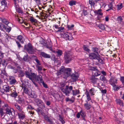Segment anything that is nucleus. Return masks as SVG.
<instances>
[{
    "instance_id": "nucleus-1",
    "label": "nucleus",
    "mask_w": 124,
    "mask_h": 124,
    "mask_svg": "<svg viewBox=\"0 0 124 124\" xmlns=\"http://www.w3.org/2000/svg\"><path fill=\"white\" fill-rule=\"evenodd\" d=\"M4 110H5L6 114L9 115L12 114V111L8 105L0 99V114L1 116H2L4 114L3 111Z\"/></svg>"
},
{
    "instance_id": "nucleus-2",
    "label": "nucleus",
    "mask_w": 124,
    "mask_h": 124,
    "mask_svg": "<svg viewBox=\"0 0 124 124\" xmlns=\"http://www.w3.org/2000/svg\"><path fill=\"white\" fill-rule=\"evenodd\" d=\"M25 75L26 77L28 78L31 80H35L36 82L38 81L39 84H41L42 81H43L42 76L41 75L37 76L34 73H29L26 71Z\"/></svg>"
},
{
    "instance_id": "nucleus-3",
    "label": "nucleus",
    "mask_w": 124,
    "mask_h": 124,
    "mask_svg": "<svg viewBox=\"0 0 124 124\" xmlns=\"http://www.w3.org/2000/svg\"><path fill=\"white\" fill-rule=\"evenodd\" d=\"M59 72L57 73L58 75L62 74V76L64 78H67L72 73L71 69L70 68H65L64 66H62L59 69Z\"/></svg>"
},
{
    "instance_id": "nucleus-4",
    "label": "nucleus",
    "mask_w": 124,
    "mask_h": 124,
    "mask_svg": "<svg viewBox=\"0 0 124 124\" xmlns=\"http://www.w3.org/2000/svg\"><path fill=\"white\" fill-rule=\"evenodd\" d=\"M24 49L29 54H32L34 53V50L33 48L32 45L30 43H29L25 45Z\"/></svg>"
},
{
    "instance_id": "nucleus-5",
    "label": "nucleus",
    "mask_w": 124,
    "mask_h": 124,
    "mask_svg": "<svg viewBox=\"0 0 124 124\" xmlns=\"http://www.w3.org/2000/svg\"><path fill=\"white\" fill-rule=\"evenodd\" d=\"M73 87L71 86H69L68 85L65 86V87L61 89V91L66 96H69L71 91H72Z\"/></svg>"
},
{
    "instance_id": "nucleus-6",
    "label": "nucleus",
    "mask_w": 124,
    "mask_h": 124,
    "mask_svg": "<svg viewBox=\"0 0 124 124\" xmlns=\"http://www.w3.org/2000/svg\"><path fill=\"white\" fill-rule=\"evenodd\" d=\"M64 58L65 62L67 64L69 63L71 60V57L69 53L66 52L64 53Z\"/></svg>"
},
{
    "instance_id": "nucleus-7",
    "label": "nucleus",
    "mask_w": 124,
    "mask_h": 124,
    "mask_svg": "<svg viewBox=\"0 0 124 124\" xmlns=\"http://www.w3.org/2000/svg\"><path fill=\"white\" fill-rule=\"evenodd\" d=\"M117 79L114 76H111L109 81V84L113 86L115 85V84L117 83Z\"/></svg>"
},
{
    "instance_id": "nucleus-8",
    "label": "nucleus",
    "mask_w": 124,
    "mask_h": 124,
    "mask_svg": "<svg viewBox=\"0 0 124 124\" xmlns=\"http://www.w3.org/2000/svg\"><path fill=\"white\" fill-rule=\"evenodd\" d=\"M10 89L11 92L10 95L12 97L16 98L18 95V94L16 92L15 87L12 85L11 86Z\"/></svg>"
},
{
    "instance_id": "nucleus-9",
    "label": "nucleus",
    "mask_w": 124,
    "mask_h": 124,
    "mask_svg": "<svg viewBox=\"0 0 124 124\" xmlns=\"http://www.w3.org/2000/svg\"><path fill=\"white\" fill-rule=\"evenodd\" d=\"M5 37L2 38L1 39H0V40L3 42L7 43L11 39V37L9 36L8 34L7 33H5L4 34Z\"/></svg>"
},
{
    "instance_id": "nucleus-10",
    "label": "nucleus",
    "mask_w": 124,
    "mask_h": 124,
    "mask_svg": "<svg viewBox=\"0 0 124 124\" xmlns=\"http://www.w3.org/2000/svg\"><path fill=\"white\" fill-rule=\"evenodd\" d=\"M17 115H18L19 118L23 120L25 118V114L23 111H22L19 112H17Z\"/></svg>"
},
{
    "instance_id": "nucleus-11",
    "label": "nucleus",
    "mask_w": 124,
    "mask_h": 124,
    "mask_svg": "<svg viewBox=\"0 0 124 124\" xmlns=\"http://www.w3.org/2000/svg\"><path fill=\"white\" fill-rule=\"evenodd\" d=\"M71 77V79L72 80V81L73 82H75L78 79L79 75L77 73H75L74 74H71L70 75Z\"/></svg>"
},
{
    "instance_id": "nucleus-12",
    "label": "nucleus",
    "mask_w": 124,
    "mask_h": 124,
    "mask_svg": "<svg viewBox=\"0 0 124 124\" xmlns=\"http://www.w3.org/2000/svg\"><path fill=\"white\" fill-rule=\"evenodd\" d=\"M94 62L97 64H99V63H103V60L101 58L99 54L94 60Z\"/></svg>"
},
{
    "instance_id": "nucleus-13",
    "label": "nucleus",
    "mask_w": 124,
    "mask_h": 124,
    "mask_svg": "<svg viewBox=\"0 0 124 124\" xmlns=\"http://www.w3.org/2000/svg\"><path fill=\"white\" fill-rule=\"evenodd\" d=\"M10 84L11 85L15 84L16 82L15 78L13 76H10L8 77Z\"/></svg>"
},
{
    "instance_id": "nucleus-14",
    "label": "nucleus",
    "mask_w": 124,
    "mask_h": 124,
    "mask_svg": "<svg viewBox=\"0 0 124 124\" xmlns=\"http://www.w3.org/2000/svg\"><path fill=\"white\" fill-rule=\"evenodd\" d=\"M60 34L62 37L66 39L67 37L69 36V33L66 32L61 31Z\"/></svg>"
},
{
    "instance_id": "nucleus-15",
    "label": "nucleus",
    "mask_w": 124,
    "mask_h": 124,
    "mask_svg": "<svg viewBox=\"0 0 124 124\" xmlns=\"http://www.w3.org/2000/svg\"><path fill=\"white\" fill-rule=\"evenodd\" d=\"M98 55L99 54H96L94 53H91L89 54V56L90 59L94 60Z\"/></svg>"
},
{
    "instance_id": "nucleus-16",
    "label": "nucleus",
    "mask_w": 124,
    "mask_h": 124,
    "mask_svg": "<svg viewBox=\"0 0 124 124\" xmlns=\"http://www.w3.org/2000/svg\"><path fill=\"white\" fill-rule=\"evenodd\" d=\"M98 80V78H95L94 76H92L90 78L91 81L94 84L97 83Z\"/></svg>"
},
{
    "instance_id": "nucleus-17",
    "label": "nucleus",
    "mask_w": 124,
    "mask_h": 124,
    "mask_svg": "<svg viewBox=\"0 0 124 124\" xmlns=\"http://www.w3.org/2000/svg\"><path fill=\"white\" fill-rule=\"evenodd\" d=\"M40 55L43 57L46 58H50L51 57L50 55L47 54L44 52H41L40 53Z\"/></svg>"
},
{
    "instance_id": "nucleus-18",
    "label": "nucleus",
    "mask_w": 124,
    "mask_h": 124,
    "mask_svg": "<svg viewBox=\"0 0 124 124\" xmlns=\"http://www.w3.org/2000/svg\"><path fill=\"white\" fill-rule=\"evenodd\" d=\"M3 88L4 91L6 92H9L10 91V88L9 86L7 85H5L3 86Z\"/></svg>"
},
{
    "instance_id": "nucleus-19",
    "label": "nucleus",
    "mask_w": 124,
    "mask_h": 124,
    "mask_svg": "<svg viewBox=\"0 0 124 124\" xmlns=\"http://www.w3.org/2000/svg\"><path fill=\"white\" fill-rule=\"evenodd\" d=\"M14 106L16 109L19 112H20L23 111V108H22L18 104H15L14 105Z\"/></svg>"
},
{
    "instance_id": "nucleus-20",
    "label": "nucleus",
    "mask_w": 124,
    "mask_h": 124,
    "mask_svg": "<svg viewBox=\"0 0 124 124\" xmlns=\"http://www.w3.org/2000/svg\"><path fill=\"white\" fill-rule=\"evenodd\" d=\"M17 39L22 44L23 43L25 40L23 37L21 35L18 36L17 37Z\"/></svg>"
},
{
    "instance_id": "nucleus-21",
    "label": "nucleus",
    "mask_w": 124,
    "mask_h": 124,
    "mask_svg": "<svg viewBox=\"0 0 124 124\" xmlns=\"http://www.w3.org/2000/svg\"><path fill=\"white\" fill-rule=\"evenodd\" d=\"M53 52L54 53L56 54L58 56H61L62 53V50H58L56 51H54Z\"/></svg>"
},
{
    "instance_id": "nucleus-22",
    "label": "nucleus",
    "mask_w": 124,
    "mask_h": 124,
    "mask_svg": "<svg viewBox=\"0 0 124 124\" xmlns=\"http://www.w3.org/2000/svg\"><path fill=\"white\" fill-rule=\"evenodd\" d=\"M28 94L32 98H34L35 97V94L34 92L32 90L29 91Z\"/></svg>"
},
{
    "instance_id": "nucleus-23",
    "label": "nucleus",
    "mask_w": 124,
    "mask_h": 124,
    "mask_svg": "<svg viewBox=\"0 0 124 124\" xmlns=\"http://www.w3.org/2000/svg\"><path fill=\"white\" fill-rule=\"evenodd\" d=\"M92 51L96 53L97 54H99L98 52H99V51L98 48L96 47H93L92 48Z\"/></svg>"
},
{
    "instance_id": "nucleus-24",
    "label": "nucleus",
    "mask_w": 124,
    "mask_h": 124,
    "mask_svg": "<svg viewBox=\"0 0 124 124\" xmlns=\"http://www.w3.org/2000/svg\"><path fill=\"white\" fill-rule=\"evenodd\" d=\"M101 9H100L98 10H95L94 11V13L98 15L102 16V13L101 12Z\"/></svg>"
},
{
    "instance_id": "nucleus-25",
    "label": "nucleus",
    "mask_w": 124,
    "mask_h": 124,
    "mask_svg": "<svg viewBox=\"0 0 124 124\" xmlns=\"http://www.w3.org/2000/svg\"><path fill=\"white\" fill-rule=\"evenodd\" d=\"M15 8L16 11L19 13H22L23 12L21 8L19 7L18 6H16Z\"/></svg>"
},
{
    "instance_id": "nucleus-26",
    "label": "nucleus",
    "mask_w": 124,
    "mask_h": 124,
    "mask_svg": "<svg viewBox=\"0 0 124 124\" xmlns=\"http://www.w3.org/2000/svg\"><path fill=\"white\" fill-rule=\"evenodd\" d=\"M100 79L103 82H106L107 81V80L106 78L103 75H101L100 77Z\"/></svg>"
},
{
    "instance_id": "nucleus-27",
    "label": "nucleus",
    "mask_w": 124,
    "mask_h": 124,
    "mask_svg": "<svg viewBox=\"0 0 124 124\" xmlns=\"http://www.w3.org/2000/svg\"><path fill=\"white\" fill-rule=\"evenodd\" d=\"M35 101L38 106L43 102L41 100L38 99H36L35 100Z\"/></svg>"
},
{
    "instance_id": "nucleus-28",
    "label": "nucleus",
    "mask_w": 124,
    "mask_h": 124,
    "mask_svg": "<svg viewBox=\"0 0 124 124\" xmlns=\"http://www.w3.org/2000/svg\"><path fill=\"white\" fill-rule=\"evenodd\" d=\"M72 95L74 96L76 95L79 93V91L78 90H72Z\"/></svg>"
},
{
    "instance_id": "nucleus-29",
    "label": "nucleus",
    "mask_w": 124,
    "mask_h": 124,
    "mask_svg": "<svg viewBox=\"0 0 124 124\" xmlns=\"http://www.w3.org/2000/svg\"><path fill=\"white\" fill-rule=\"evenodd\" d=\"M94 76L96 77L98 76L101 74L100 71L97 69V70H96L95 72H93Z\"/></svg>"
},
{
    "instance_id": "nucleus-30",
    "label": "nucleus",
    "mask_w": 124,
    "mask_h": 124,
    "mask_svg": "<svg viewBox=\"0 0 124 124\" xmlns=\"http://www.w3.org/2000/svg\"><path fill=\"white\" fill-rule=\"evenodd\" d=\"M84 106L86 109L88 110L90 109L91 108V105L88 104L87 101H86V103L84 104Z\"/></svg>"
},
{
    "instance_id": "nucleus-31",
    "label": "nucleus",
    "mask_w": 124,
    "mask_h": 124,
    "mask_svg": "<svg viewBox=\"0 0 124 124\" xmlns=\"http://www.w3.org/2000/svg\"><path fill=\"white\" fill-rule=\"evenodd\" d=\"M85 94L86 95L87 99L88 101H89L90 100H91V98L88 92L87 91H86Z\"/></svg>"
},
{
    "instance_id": "nucleus-32",
    "label": "nucleus",
    "mask_w": 124,
    "mask_h": 124,
    "mask_svg": "<svg viewBox=\"0 0 124 124\" xmlns=\"http://www.w3.org/2000/svg\"><path fill=\"white\" fill-rule=\"evenodd\" d=\"M1 20L3 23L6 25H7L9 23V22L7 19L5 18H1Z\"/></svg>"
},
{
    "instance_id": "nucleus-33",
    "label": "nucleus",
    "mask_w": 124,
    "mask_h": 124,
    "mask_svg": "<svg viewBox=\"0 0 124 124\" xmlns=\"http://www.w3.org/2000/svg\"><path fill=\"white\" fill-rule=\"evenodd\" d=\"M34 60L36 62V65H41V63H40V61L37 58V57H35V58L34 59Z\"/></svg>"
},
{
    "instance_id": "nucleus-34",
    "label": "nucleus",
    "mask_w": 124,
    "mask_h": 124,
    "mask_svg": "<svg viewBox=\"0 0 124 124\" xmlns=\"http://www.w3.org/2000/svg\"><path fill=\"white\" fill-rule=\"evenodd\" d=\"M0 3L1 5V7L0 6V7L1 8H2V7L4 8L5 7L6 4V1L5 0L1 1V2Z\"/></svg>"
},
{
    "instance_id": "nucleus-35",
    "label": "nucleus",
    "mask_w": 124,
    "mask_h": 124,
    "mask_svg": "<svg viewBox=\"0 0 124 124\" xmlns=\"http://www.w3.org/2000/svg\"><path fill=\"white\" fill-rule=\"evenodd\" d=\"M117 103L120 106H123V101L120 99L117 100H116Z\"/></svg>"
},
{
    "instance_id": "nucleus-36",
    "label": "nucleus",
    "mask_w": 124,
    "mask_h": 124,
    "mask_svg": "<svg viewBox=\"0 0 124 124\" xmlns=\"http://www.w3.org/2000/svg\"><path fill=\"white\" fill-rule=\"evenodd\" d=\"M83 48L84 50L88 52H89L90 51V50L88 48V46L86 45H83Z\"/></svg>"
},
{
    "instance_id": "nucleus-37",
    "label": "nucleus",
    "mask_w": 124,
    "mask_h": 124,
    "mask_svg": "<svg viewBox=\"0 0 124 124\" xmlns=\"http://www.w3.org/2000/svg\"><path fill=\"white\" fill-rule=\"evenodd\" d=\"M76 2V1L71 0L69 2V4L70 6H72L75 5Z\"/></svg>"
},
{
    "instance_id": "nucleus-38",
    "label": "nucleus",
    "mask_w": 124,
    "mask_h": 124,
    "mask_svg": "<svg viewBox=\"0 0 124 124\" xmlns=\"http://www.w3.org/2000/svg\"><path fill=\"white\" fill-rule=\"evenodd\" d=\"M113 87H114V90L116 91H118L121 88L120 86L118 85H116L115 86Z\"/></svg>"
},
{
    "instance_id": "nucleus-39",
    "label": "nucleus",
    "mask_w": 124,
    "mask_h": 124,
    "mask_svg": "<svg viewBox=\"0 0 124 124\" xmlns=\"http://www.w3.org/2000/svg\"><path fill=\"white\" fill-rule=\"evenodd\" d=\"M23 86H24L23 85ZM23 92L24 93H25L26 94H28L29 91H28V89L26 87L24 86V87L23 88Z\"/></svg>"
},
{
    "instance_id": "nucleus-40",
    "label": "nucleus",
    "mask_w": 124,
    "mask_h": 124,
    "mask_svg": "<svg viewBox=\"0 0 124 124\" xmlns=\"http://www.w3.org/2000/svg\"><path fill=\"white\" fill-rule=\"evenodd\" d=\"M5 28L6 26H5L2 23H0V30L1 31H3V29Z\"/></svg>"
},
{
    "instance_id": "nucleus-41",
    "label": "nucleus",
    "mask_w": 124,
    "mask_h": 124,
    "mask_svg": "<svg viewBox=\"0 0 124 124\" xmlns=\"http://www.w3.org/2000/svg\"><path fill=\"white\" fill-rule=\"evenodd\" d=\"M38 106L41 109H44L45 108V104L43 102L41 104L39 105Z\"/></svg>"
},
{
    "instance_id": "nucleus-42",
    "label": "nucleus",
    "mask_w": 124,
    "mask_h": 124,
    "mask_svg": "<svg viewBox=\"0 0 124 124\" xmlns=\"http://www.w3.org/2000/svg\"><path fill=\"white\" fill-rule=\"evenodd\" d=\"M18 101L19 103L21 104L23 103L24 102V101L23 98L19 97Z\"/></svg>"
},
{
    "instance_id": "nucleus-43",
    "label": "nucleus",
    "mask_w": 124,
    "mask_h": 124,
    "mask_svg": "<svg viewBox=\"0 0 124 124\" xmlns=\"http://www.w3.org/2000/svg\"><path fill=\"white\" fill-rule=\"evenodd\" d=\"M89 91L91 95H93L94 94V88H92Z\"/></svg>"
},
{
    "instance_id": "nucleus-44",
    "label": "nucleus",
    "mask_w": 124,
    "mask_h": 124,
    "mask_svg": "<svg viewBox=\"0 0 124 124\" xmlns=\"http://www.w3.org/2000/svg\"><path fill=\"white\" fill-rule=\"evenodd\" d=\"M40 65H36L37 70L38 71H40L42 70V67Z\"/></svg>"
},
{
    "instance_id": "nucleus-45",
    "label": "nucleus",
    "mask_w": 124,
    "mask_h": 124,
    "mask_svg": "<svg viewBox=\"0 0 124 124\" xmlns=\"http://www.w3.org/2000/svg\"><path fill=\"white\" fill-rule=\"evenodd\" d=\"M30 21L31 22L36 23L37 22V20L36 19L32 17L30 18Z\"/></svg>"
},
{
    "instance_id": "nucleus-46",
    "label": "nucleus",
    "mask_w": 124,
    "mask_h": 124,
    "mask_svg": "<svg viewBox=\"0 0 124 124\" xmlns=\"http://www.w3.org/2000/svg\"><path fill=\"white\" fill-rule=\"evenodd\" d=\"M2 47L0 45V57H2L4 54V53L2 52Z\"/></svg>"
},
{
    "instance_id": "nucleus-47",
    "label": "nucleus",
    "mask_w": 124,
    "mask_h": 124,
    "mask_svg": "<svg viewBox=\"0 0 124 124\" xmlns=\"http://www.w3.org/2000/svg\"><path fill=\"white\" fill-rule=\"evenodd\" d=\"M99 27L101 29L104 30L105 29V27L104 25L103 24H100L99 25Z\"/></svg>"
},
{
    "instance_id": "nucleus-48",
    "label": "nucleus",
    "mask_w": 124,
    "mask_h": 124,
    "mask_svg": "<svg viewBox=\"0 0 124 124\" xmlns=\"http://www.w3.org/2000/svg\"><path fill=\"white\" fill-rule=\"evenodd\" d=\"M28 55H27L26 56H24L23 58V60L25 61H28Z\"/></svg>"
},
{
    "instance_id": "nucleus-49",
    "label": "nucleus",
    "mask_w": 124,
    "mask_h": 124,
    "mask_svg": "<svg viewBox=\"0 0 124 124\" xmlns=\"http://www.w3.org/2000/svg\"><path fill=\"white\" fill-rule=\"evenodd\" d=\"M117 20L119 23H120L123 20V19L122 18V17L121 16H118L117 18Z\"/></svg>"
},
{
    "instance_id": "nucleus-50",
    "label": "nucleus",
    "mask_w": 124,
    "mask_h": 124,
    "mask_svg": "<svg viewBox=\"0 0 124 124\" xmlns=\"http://www.w3.org/2000/svg\"><path fill=\"white\" fill-rule=\"evenodd\" d=\"M117 8L118 10H120L123 7L122 5V3H120L117 5Z\"/></svg>"
},
{
    "instance_id": "nucleus-51",
    "label": "nucleus",
    "mask_w": 124,
    "mask_h": 124,
    "mask_svg": "<svg viewBox=\"0 0 124 124\" xmlns=\"http://www.w3.org/2000/svg\"><path fill=\"white\" fill-rule=\"evenodd\" d=\"M66 85L64 83H61L60 84V87L61 88V89L64 88H63L65 86V87Z\"/></svg>"
},
{
    "instance_id": "nucleus-52",
    "label": "nucleus",
    "mask_w": 124,
    "mask_h": 124,
    "mask_svg": "<svg viewBox=\"0 0 124 124\" xmlns=\"http://www.w3.org/2000/svg\"><path fill=\"white\" fill-rule=\"evenodd\" d=\"M18 73L21 75V76H24V73L22 70H18Z\"/></svg>"
},
{
    "instance_id": "nucleus-53",
    "label": "nucleus",
    "mask_w": 124,
    "mask_h": 124,
    "mask_svg": "<svg viewBox=\"0 0 124 124\" xmlns=\"http://www.w3.org/2000/svg\"><path fill=\"white\" fill-rule=\"evenodd\" d=\"M89 3L91 5L94 6L95 5V3L94 1L92 0H89Z\"/></svg>"
},
{
    "instance_id": "nucleus-54",
    "label": "nucleus",
    "mask_w": 124,
    "mask_h": 124,
    "mask_svg": "<svg viewBox=\"0 0 124 124\" xmlns=\"http://www.w3.org/2000/svg\"><path fill=\"white\" fill-rule=\"evenodd\" d=\"M44 119L46 121H47L49 118L48 116L46 115H45L44 116Z\"/></svg>"
},
{
    "instance_id": "nucleus-55",
    "label": "nucleus",
    "mask_w": 124,
    "mask_h": 124,
    "mask_svg": "<svg viewBox=\"0 0 124 124\" xmlns=\"http://www.w3.org/2000/svg\"><path fill=\"white\" fill-rule=\"evenodd\" d=\"M74 25H68L67 26V27L69 30H70L72 29V28L74 27Z\"/></svg>"
},
{
    "instance_id": "nucleus-56",
    "label": "nucleus",
    "mask_w": 124,
    "mask_h": 124,
    "mask_svg": "<svg viewBox=\"0 0 124 124\" xmlns=\"http://www.w3.org/2000/svg\"><path fill=\"white\" fill-rule=\"evenodd\" d=\"M16 19L17 20V21H18L21 23H22V20H21V19H20V18H19L18 17V16H17L16 17Z\"/></svg>"
},
{
    "instance_id": "nucleus-57",
    "label": "nucleus",
    "mask_w": 124,
    "mask_h": 124,
    "mask_svg": "<svg viewBox=\"0 0 124 124\" xmlns=\"http://www.w3.org/2000/svg\"><path fill=\"white\" fill-rule=\"evenodd\" d=\"M68 36L69 37H67L66 39L67 40L68 39L69 40H70L73 39V38L71 36V34L70 33H69V36Z\"/></svg>"
},
{
    "instance_id": "nucleus-58",
    "label": "nucleus",
    "mask_w": 124,
    "mask_h": 124,
    "mask_svg": "<svg viewBox=\"0 0 124 124\" xmlns=\"http://www.w3.org/2000/svg\"><path fill=\"white\" fill-rule=\"evenodd\" d=\"M66 101H70L72 103H73L74 102V100H72L71 99H70L69 98H66Z\"/></svg>"
},
{
    "instance_id": "nucleus-59",
    "label": "nucleus",
    "mask_w": 124,
    "mask_h": 124,
    "mask_svg": "<svg viewBox=\"0 0 124 124\" xmlns=\"http://www.w3.org/2000/svg\"><path fill=\"white\" fill-rule=\"evenodd\" d=\"M80 115L82 117H84L85 115V114L82 111H80Z\"/></svg>"
},
{
    "instance_id": "nucleus-60",
    "label": "nucleus",
    "mask_w": 124,
    "mask_h": 124,
    "mask_svg": "<svg viewBox=\"0 0 124 124\" xmlns=\"http://www.w3.org/2000/svg\"><path fill=\"white\" fill-rule=\"evenodd\" d=\"M8 32H9L11 30V28L10 27H9L6 28V27L5 28H4Z\"/></svg>"
},
{
    "instance_id": "nucleus-61",
    "label": "nucleus",
    "mask_w": 124,
    "mask_h": 124,
    "mask_svg": "<svg viewBox=\"0 0 124 124\" xmlns=\"http://www.w3.org/2000/svg\"><path fill=\"white\" fill-rule=\"evenodd\" d=\"M16 43L17 45V46L18 47V48H20V47H22V46L21 45L20 43L18 41H16Z\"/></svg>"
},
{
    "instance_id": "nucleus-62",
    "label": "nucleus",
    "mask_w": 124,
    "mask_h": 124,
    "mask_svg": "<svg viewBox=\"0 0 124 124\" xmlns=\"http://www.w3.org/2000/svg\"><path fill=\"white\" fill-rule=\"evenodd\" d=\"M47 122H49L50 124H54L53 121L51 119L49 118Z\"/></svg>"
},
{
    "instance_id": "nucleus-63",
    "label": "nucleus",
    "mask_w": 124,
    "mask_h": 124,
    "mask_svg": "<svg viewBox=\"0 0 124 124\" xmlns=\"http://www.w3.org/2000/svg\"><path fill=\"white\" fill-rule=\"evenodd\" d=\"M120 80L122 82V84H124V77H120Z\"/></svg>"
},
{
    "instance_id": "nucleus-64",
    "label": "nucleus",
    "mask_w": 124,
    "mask_h": 124,
    "mask_svg": "<svg viewBox=\"0 0 124 124\" xmlns=\"http://www.w3.org/2000/svg\"><path fill=\"white\" fill-rule=\"evenodd\" d=\"M51 60L53 61H56L57 60V58L55 57L53 55L51 57Z\"/></svg>"
}]
</instances>
